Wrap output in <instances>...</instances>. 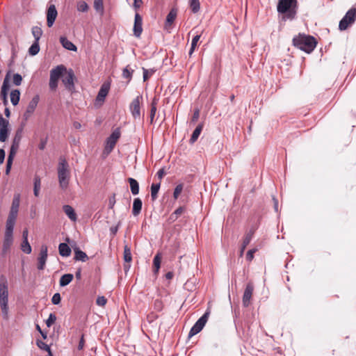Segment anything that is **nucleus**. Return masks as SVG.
I'll use <instances>...</instances> for the list:
<instances>
[{
  "instance_id": "obj_1",
  "label": "nucleus",
  "mask_w": 356,
  "mask_h": 356,
  "mask_svg": "<svg viewBox=\"0 0 356 356\" xmlns=\"http://www.w3.org/2000/svg\"><path fill=\"white\" fill-rule=\"evenodd\" d=\"M61 78L62 82L66 89L72 91L74 89V72L67 70L64 65H60L50 71L49 88L55 90L58 86V79Z\"/></svg>"
},
{
  "instance_id": "obj_2",
  "label": "nucleus",
  "mask_w": 356,
  "mask_h": 356,
  "mask_svg": "<svg viewBox=\"0 0 356 356\" xmlns=\"http://www.w3.org/2000/svg\"><path fill=\"white\" fill-rule=\"evenodd\" d=\"M293 43L295 47L307 53L312 52L316 45V41L314 38L304 34H299L294 37Z\"/></svg>"
},
{
  "instance_id": "obj_3",
  "label": "nucleus",
  "mask_w": 356,
  "mask_h": 356,
  "mask_svg": "<svg viewBox=\"0 0 356 356\" xmlns=\"http://www.w3.org/2000/svg\"><path fill=\"white\" fill-rule=\"evenodd\" d=\"M296 0H279L277 11L285 14L284 19H293L296 13Z\"/></svg>"
},
{
  "instance_id": "obj_4",
  "label": "nucleus",
  "mask_w": 356,
  "mask_h": 356,
  "mask_svg": "<svg viewBox=\"0 0 356 356\" xmlns=\"http://www.w3.org/2000/svg\"><path fill=\"white\" fill-rule=\"evenodd\" d=\"M58 180L60 186L65 189L69 184L70 172L68 165L65 160H61L58 168Z\"/></svg>"
},
{
  "instance_id": "obj_5",
  "label": "nucleus",
  "mask_w": 356,
  "mask_h": 356,
  "mask_svg": "<svg viewBox=\"0 0 356 356\" xmlns=\"http://www.w3.org/2000/svg\"><path fill=\"white\" fill-rule=\"evenodd\" d=\"M8 284L5 278L0 282V306L3 314L6 316L8 312Z\"/></svg>"
},
{
  "instance_id": "obj_6",
  "label": "nucleus",
  "mask_w": 356,
  "mask_h": 356,
  "mask_svg": "<svg viewBox=\"0 0 356 356\" xmlns=\"http://www.w3.org/2000/svg\"><path fill=\"white\" fill-rule=\"evenodd\" d=\"M120 136V132L118 129L115 130L111 135L107 138L104 149V155L108 156L114 148Z\"/></svg>"
},
{
  "instance_id": "obj_7",
  "label": "nucleus",
  "mask_w": 356,
  "mask_h": 356,
  "mask_svg": "<svg viewBox=\"0 0 356 356\" xmlns=\"http://www.w3.org/2000/svg\"><path fill=\"white\" fill-rule=\"evenodd\" d=\"M356 17V8H351L346 14L345 17L339 22V29L345 30L354 22Z\"/></svg>"
},
{
  "instance_id": "obj_8",
  "label": "nucleus",
  "mask_w": 356,
  "mask_h": 356,
  "mask_svg": "<svg viewBox=\"0 0 356 356\" xmlns=\"http://www.w3.org/2000/svg\"><path fill=\"white\" fill-rule=\"evenodd\" d=\"M143 102V97L140 95L137 96L131 102L129 109L132 116L135 119H140V105Z\"/></svg>"
},
{
  "instance_id": "obj_9",
  "label": "nucleus",
  "mask_w": 356,
  "mask_h": 356,
  "mask_svg": "<svg viewBox=\"0 0 356 356\" xmlns=\"http://www.w3.org/2000/svg\"><path fill=\"white\" fill-rule=\"evenodd\" d=\"M209 312H207L191 328L188 337H192L193 336L195 335L198 332H200L204 326L205 325L208 316H209Z\"/></svg>"
},
{
  "instance_id": "obj_10",
  "label": "nucleus",
  "mask_w": 356,
  "mask_h": 356,
  "mask_svg": "<svg viewBox=\"0 0 356 356\" xmlns=\"http://www.w3.org/2000/svg\"><path fill=\"white\" fill-rule=\"evenodd\" d=\"M47 246L43 245L41 246L40 253L38 257V269L42 270L44 268L46 261L47 260Z\"/></svg>"
},
{
  "instance_id": "obj_11",
  "label": "nucleus",
  "mask_w": 356,
  "mask_h": 356,
  "mask_svg": "<svg viewBox=\"0 0 356 356\" xmlns=\"http://www.w3.org/2000/svg\"><path fill=\"white\" fill-rule=\"evenodd\" d=\"M109 89L110 84L108 83H105L102 86L95 100V105L101 106L103 104L105 97L108 93Z\"/></svg>"
},
{
  "instance_id": "obj_12",
  "label": "nucleus",
  "mask_w": 356,
  "mask_h": 356,
  "mask_svg": "<svg viewBox=\"0 0 356 356\" xmlns=\"http://www.w3.org/2000/svg\"><path fill=\"white\" fill-rule=\"evenodd\" d=\"M39 99H40L39 96L35 95L29 102V103L26 107V111L24 113V117L25 120L29 119L31 117V115L34 113V111L38 106V104L39 102Z\"/></svg>"
},
{
  "instance_id": "obj_13",
  "label": "nucleus",
  "mask_w": 356,
  "mask_h": 356,
  "mask_svg": "<svg viewBox=\"0 0 356 356\" xmlns=\"http://www.w3.org/2000/svg\"><path fill=\"white\" fill-rule=\"evenodd\" d=\"M9 122L5 119L1 120L0 125V141L5 142L9 135Z\"/></svg>"
},
{
  "instance_id": "obj_14",
  "label": "nucleus",
  "mask_w": 356,
  "mask_h": 356,
  "mask_svg": "<svg viewBox=\"0 0 356 356\" xmlns=\"http://www.w3.org/2000/svg\"><path fill=\"white\" fill-rule=\"evenodd\" d=\"M143 19L141 16L136 13L135 15L134 25V34L136 37L138 38L143 31Z\"/></svg>"
},
{
  "instance_id": "obj_15",
  "label": "nucleus",
  "mask_w": 356,
  "mask_h": 356,
  "mask_svg": "<svg viewBox=\"0 0 356 356\" xmlns=\"http://www.w3.org/2000/svg\"><path fill=\"white\" fill-rule=\"evenodd\" d=\"M58 13L54 5H51L47 10V21L49 27L52 26L57 17Z\"/></svg>"
},
{
  "instance_id": "obj_16",
  "label": "nucleus",
  "mask_w": 356,
  "mask_h": 356,
  "mask_svg": "<svg viewBox=\"0 0 356 356\" xmlns=\"http://www.w3.org/2000/svg\"><path fill=\"white\" fill-rule=\"evenodd\" d=\"M63 211L72 222H76L78 218L77 214L74 209L72 206L68 204L63 205Z\"/></svg>"
},
{
  "instance_id": "obj_17",
  "label": "nucleus",
  "mask_w": 356,
  "mask_h": 356,
  "mask_svg": "<svg viewBox=\"0 0 356 356\" xmlns=\"http://www.w3.org/2000/svg\"><path fill=\"white\" fill-rule=\"evenodd\" d=\"M176 17H177V10L175 9L171 10L170 11V13H168V15H167L166 21L165 23V29L168 31H170V29L172 28V25L175 19H176Z\"/></svg>"
},
{
  "instance_id": "obj_18",
  "label": "nucleus",
  "mask_w": 356,
  "mask_h": 356,
  "mask_svg": "<svg viewBox=\"0 0 356 356\" xmlns=\"http://www.w3.org/2000/svg\"><path fill=\"white\" fill-rule=\"evenodd\" d=\"M13 241V234L4 233L2 250L6 253L10 248Z\"/></svg>"
},
{
  "instance_id": "obj_19",
  "label": "nucleus",
  "mask_w": 356,
  "mask_h": 356,
  "mask_svg": "<svg viewBox=\"0 0 356 356\" xmlns=\"http://www.w3.org/2000/svg\"><path fill=\"white\" fill-rule=\"evenodd\" d=\"M253 291V287L252 285L248 284L245 290L244 291L243 297V302L245 306H248L249 305L250 300L251 299Z\"/></svg>"
},
{
  "instance_id": "obj_20",
  "label": "nucleus",
  "mask_w": 356,
  "mask_h": 356,
  "mask_svg": "<svg viewBox=\"0 0 356 356\" xmlns=\"http://www.w3.org/2000/svg\"><path fill=\"white\" fill-rule=\"evenodd\" d=\"M20 140V137H15L13 141V144L10 147V153L8 159H10L11 160L14 159V157L17 152L19 147V143Z\"/></svg>"
},
{
  "instance_id": "obj_21",
  "label": "nucleus",
  "mask_w": 356,
  "mask_h": 356,
  "mask_svg": "<svg viewBox=\"0 0 356 356\" xmlns=\"http://www.w3.org/2000/svg\"><path fill=\"white\" fill-rule=\"evenodd\" d=\"M60 41L65 49L73 51H77L76 47L72 42L68 40L65 37H60Z\"/></svg>"
},
{
  "instance_id": "obj_22",
  "label": "nucleus",
  "mask_w": 356,
  "mask_h": 356,
  "mask_svg": "<svg viewBox=\"0 0 356 356\" xmlns=\"http://www.w3.org/2000/svg\"><path fill=\"white\" fill-rule=\"evenodd\" d=\"M142 205L143 203L140 198L134 199L132 209V213L134 216H137L140 213Z\"/></svg>"
},
{
  "instance_id": "obj_23",
  "label": "nucleus",
  "mask_w": 356,
  "mask_h": 356,
  "mask_svg": "<svg viewBox=\"0 0 356 356\" xmlns=\"http://www.w3.org/2000/svg\"><path fill=\"white\" fill-rule=\"evenodd\" d=\"M59 254L63 257H68L71 254V249L65 243H62L58 246Z\"/></svg>"
},
{
  "instance_id": "obj_24",
  "label": "nucleus",
  "mask_w": 356,
  "mask_h": 356,
  "mask_svg": "<svg viewBox=\"0 0 356 356\" xmlns=\"http://www.w3.org/2000/svg\"><path fill=\"white\" fill-rule=\"evenodd\" d=\"M74 259L77 261H86L88 259L87 254L78 248L74 249Z\"/></svg>"
},
{
  "instance_id": "obj_25",
  "label": "nucleus",
  "mask_w": 356,
  "mask_h": 356,
  "mask_svg": "<svg viewBox=\"0 0 356 356\" xmlns=\"http://www.w3.org/2000/svg\"><path fill=\"white\" fill-rule=\"evenodd\" d=\"M33 193L35 197H38L40 195V191L41 188V180L38 176H35L33 180Z\"/></svg>"
},
{
  "instance_id": "obj_26",
  "label": "nucleus",
  "mask_w": 356,
  "mask_h": 356,
  "mask_svg": "<svg viewBox=\"0 0 356 356\" xmlns=\"http://www.w3.org/2000/svg\"><path fill=\"white\" fill-rule=\"evenodd\" d=\"M128 181H129V184H130V188H131V193L134 195L138 194V193H139V185H138V181L136 179H133V178H129Z\"/></svg>"
},
{
  "instance_id": "obj_27",
  "label": "nucleus",
  "mask_w": 356,
  "mask_h": 356,
  "mask_svg": "<svg viewBox=\"0 0 356 356\" xmlns=\"http://www.w3.org/2000/svg\"><path fill=\"white\" fill-rule=\"evenodd\" d=\"M73 280L72 274H65L60 279V285L65 286L69 284Z\"/></svg>"
},
{
  "instance_id": "obj_28",
  "label": "nucleus",
  "mask_w": 356,
  "mask_h": 356,
  "mask_svg": "<svg viewBox=\"0 0 356 356\" xmlns=\"http://www.w3.org/2000/svg\"><path fill=\"white\" fill-rule=\"evenodd\" d=\"M190 8L193 13H197L200 10V3L199 0H188Z\"/></svg>"
},
{
  "instance_id": "obj_29",
  "label": "nucleus",
  "mask_w": 356,
  "mask_h": 356,
  "mask_svg": "<svg viewBox=\"0 0 356 356\" xmlns=\"http://www.w3.org/2000/svg\"><path fill=\"white\" fill-rule=\"evenodd\" d=\"M202 128H203V125L202 124H199L196 129L194 130L193 134H192V136L190 139V142L191 143H195L197 139L198 138L202 130Z\"/></svg>"
},
{
  "instance_id": "obj_30",
  "label": "nucleus",
  "mask_w": 356,
  "mask_h": 356,
  "mask_svg": "<svg viewBox=\"0 0 356 356\" xmlns=\"http://www.w3.org/2000/svg\"><path fill=\"white\" fill-rule=\"evenodd\" d=\"M20 92L18 90H14L10 93V101L15 106L19 103Z\"/></svg>"
},
{
  "instance_id": "obj_31",
  "label": "nucleus",
  "mask_w": 356,
  "mask_h": 356,
  "mask_svg": "<svg viewBox=\"0 0 356 356\" xmlns=\"http://www.w3.org/2000/svg\"><path fill=\"white\" fill-rule=\"evenodd\" d=\"M94 8L100 15H103L104 10L103 0H95L94 1Z\"/></svg>"
},
{
  "instance_id": "obj_32",
  "label": "nucleus",
  "mask_w": 356,
  "mask_h": 356,
  "mask_svg": "<svg viewBox=\"0 0 356 356\" xmlns=\"http://www.w3.org/2000/svg\"><path fill=\"white\" fill-rule=\"evenodd\" d=\"M21 196L19 193H15L13 196L10 208L19 210Z\"/></svg>"
},
{
  "instance_id": "obj_33",
  "label": "nucleus",
  "mask_w": 356,
  "mask_h": 356,
  "mask_svg": "<svg viewBox=\"0 0 356 356\" xmlns=\"http://www.w3.org/2000/svg\"><path fill=\"white\" fill-rule=\"evenodd\" d=\"M15 221V220L7 218L5 233L13 234Z\"/></svg>"
},
{
  "instance_id": "obj_34",
  "label": "nucleus",
  "mask_w": 356,
  "mask_h": 356,
  "mask_svg": "<svg viewBox=\"0 0 356 356\" xmlns=\"http://www.w3.org/2000/svg\"><path fill=\"white\" fill-rule=\"evenodd\" d=\"M8 90H9V81H8V78L6 77L4 79V81H3L2 88H1V96L3 97V98L5 100L6 99V96H7Z\"/></svg>"
},
{
  "instance_id": "obj_35",
  "label": "nucleus",
  "mask_w": 356,
  "mask_h": 356,
  "mask_svg": "<svg viewBox=\"0 0 356 356\" xmlns=\"http://www.w3.org/2000/svg\"><path fill=\"white\" fill-rule=\"evenodd\" d=\"M160 188V183L156 184H152L151 186V197L153 200L157 198V194Z\"/></svg>"
},
{
  "instance_id": "obj_36",
  "label": "nucleus",
  "mask_w": 356,
  "mask_h": 356,
  "mask_svg": "<svg viewBox=\"0 0 356 356\" xmlns=\"http://www.w3.org/2000/svg\"><path fill=\"white\" fill-rule=\"evenodd\" d=\"M40 51V46L38 41H35V42L30 47L29 49V53L31 56L36 55Z\"/></svg>"
},
{
  "instance_id": "obj_37",
  "label": "nucleus",
  "mask_w": 356,
  "mask_h": 356,
  "mask_svg": "<svg viewBox=\"0 0 356 356\" xmlns=\"http://www.w3.org/2000/svg\"><path fill=\"white\" fill-rule=\"evenodd\" d=\"M32 34H33L35 41L38 42L42 34V31L40 27L34 26L32 29Z\"/></svg>"
},
{
  "instance_id": "obj_38",
  "label": "nucleus",
  "mask_w": 356,
  "mask_h": 356,
  "mask_svg": "<svg viewBox=\"0 0 356 356\" xmlns=\"http://www.w3.org/2000/svg\"><path fill=\"white\" fill-rule=\"evenodd\" d=\"M251 239H252L251 234H247L245 236V238L243 239V245H242L241 250V252H240V256L241 257L243 256V252H244L245 248L247 247V245L250 243Z\"/></svg>"
},
{
  "instance_id": "obj_39",
  "label": "nucleus",
  "mask_w": 356,
  "mask_h": 356,
  "mask_svg": "<svg viewBox=\"0 0 356 356\" xmlns=\"http://www.w3.org/2000/svg\"><path fill=\"white\" fill-rule=\"evenodd\" d=\"M161 262V256L159 254H157L154 258V272L157 273L160 268V265Z\"/></svg>"
},
{
  "instance_id": "obj_40",
  "label": "nucleus",
  "mask_w": 356,
  "mask_h": 356,
  "mask_svg": "<svg viewBox=\"0 0 356 356\" xmlns=\"http://www.w3.org/2000/svg\"><path fill=\"white\" fill-rule=\"evenodd\" d=\"M200 38V35H195V36L193 38V40H192V42H191V49H190L189 53H188V54H189V56H191L193 54V53L194 52V51H195V48H196V47H197V42H198V41H199Z\"/></svg>"
},
{
  "instance_id": "obj_41",
  "label": "nucleus",
  "mask_w": 356,
  "mask_h": 356,
  "mask_svg": "<svg viewBox=\"0 0 356 356\" xmlns=\"http://www.w3.org/2000/svg\"><path fill=\"white\" fill-rule=\"evenodd\" d=\"M184 212V207H179L173 213L171 214L170 218V220L175 221L177 219L179 216H180Z\"/></svg>"
},
{
  "instance_id": "obj_42",
  "label": "nucleus",
  "mask_w": 356,
  "mask_h": 356,
  "mask_svg": "<svg viewBox=\"0 0 356 356\" xmlns=\"http://www.w3.org/2000/svg\"><path fill=\"white\" fill-rule=\"evenodd\" d=\"M21 249L26 254H30L32 251L31 246L30 245L28 241H23L21 245Z\"/></svg>"
},
{
  "instance_id": "obj_43",
  "label": "nucleus",
  "mask_w": 356,
  "mask_h": 356,
  "mask_svg": "<svg viewBox=\"0 0 356 356\" xmlns=\"http://www.w3.org/2000/svg\"><path fill=\"white\" fill-rule=\"evenodd\" d=\"M124 259L126 262H131V250L127 245L124 246Z\"/></svg>"
},
{
  "instance_id": "obj_44",
  "label": "nucleus",
  "mask_w": 356,
  "mask_h": 356,
  "mask_svg": "<svg viewBox=\"0 0 356 356\" xmlns=\"http://www.w3.org/2000/svg\"><path fill=\"white\" fill-rule=\"evenodd\" d=\"M77 10L79 12H83V13L87 12L88 10V5L87 4L86 2L83 1H81L77 3Z\"/></svg>"
},
{
  "instance_id": "obj_45",
  "label": "nucleus",
  "mask_w": 356,
  "mask_h": 356,
  "mask_svg": "<svg viewBox=\"0 0 356 356\" xmlns=\"http://www.w3.org/2000/svg\"><path fill=\"white\" fill-rule=\"evenodd\" d=\"M56 321V316L54 314H50L46 320V325L48 327H51Z\"/></svg>"
},
{
  "instance_id": "obj_46",
  "label": "nucleus",
  "mask_w": 356,
  "mask_h": 356,
  "mask_svg": "<svg viewBox=\"0 0 356 356\" xmlns=\"http://www.w3.org/2000/svg\"><path fill=\"white\" fill-rule=\"evenodd\" d=\"M133 72H134V70H131L129 69V67H127L123 70L122 76L125 79H127L129 81H130V79H131V76H132Z\"/></svg>"
},
{
  "instance_id": "obj_47",
  "label": "nucleus",
  "mask_w": 356,
  "mask_h": 356,
  "mask_svg": "<svg viewBox=\"0 0 356 356\" xmlns=\"http://www.w3.org/2000/svg\"><path fill=\"white\" fill-rule=\"evenodd\" d=\"M183 191V184H179L176 186L174 191L173 197L177 199Z\"/></svg>"
},
{
  "instance_id": "obj_48",
  "label": "nucleus",
  "mask_w": 356,
  "mask_h": 356,
  "mask_svg": "<svg viewBox=\"0 0 356 356\" xmlns=\"http://www.w3.org/2000/svg\"><path fill=\"white\" fill-rule=\"evenodd\" d=\"M143 80L144 81H147L154 73V70H146L145 68H143Z\"/></svg>"
},
{
  "instance_id": "obj_49",
  "label": "nucleus",
  "mask_w": 356,
  "mask_h": 356,
  "mask_svg": "<svg viewBox=\"0 0 356 356\" xmlns=\"http://www.w3.org/2000/svg\"><path fill=\"white\" fill-rule=\"evenodd\" d=\"M156 112V99H154L153 102L152 103V108H151V112H150L151 122L154 120Z\"/></svg>"
},
{
  "instance_id": "obj_50",
  "label": "nucleus",
  "mask_w": 356,
  "mask_h": 356,
  "mask_svg": "<svg viewBox=\"0 0 356 356\" xmlns=\"http://www.w3.org/2000/svg\"><path fill=\"white\" fill-rule=\"evenodd\" d=\"M19 210L15 209H10L8 218L16 220Z\"/></svg>"
},
{
  "instance_id": "obj_51",
  "label": "nucleus",
  "mask_w": 356,
  "mask_h": 356,
  "mask_svg": "<svg viewBox=\"0 0 356 356\" xmlns=\"http://www.w3.org/2000/svg\"><path fill=\"white\" fill-rule=\"evenodd\" d=\"M37 346L42 350H44L46 351L50 350V347L49 346H48L47 344H46L44 342L40 341V340H38L37 342Z\"/></svg>"
},
{
  "instance_id": "obj_52",
  "label": "nucleus",
  "mask_w": 356,
  "mask_h": 356,
  "mask_svg": "<svg viewBox=\"0 0 356 356\" xmlns=\"http://www.w3.org/2000/svg\"><path fill=\"white\" fill-rule=\"evenodd\" d=\"M96 302L97 305L104 307L106 304L107 300L104 296H99L97 298Z\"/></svg>"
},
{
  "instance_id": "obj_53",
  "label": "nucleus",
  "mask_w": 356,
  "mask_h": 356,
  "mask_svg": "<svg viewBox=\"0 0 356 356\" xmlns=\"http://www.w3.org/2000/svg\"><path fill=\"white\" fill-rule=\"evenodd\" d=\"M22 76L19 75V74H15L13 76V83L16 86H19L21 84V83H22Z\"/></svg>"
},
{
  "instance_id": "obj_54",
  "label": "nucleus",
  "mask_w": 356,
  "mask_h": 356,
  "mask_svg": "<svg viewBox=\"0 0 356 356\" xmlns=\"http://www.w3.org/2000/svg\"><path fill=\"white\" fill-rule=\"evenodd\" d=\"M61 300L60 295L58 293H55L51 299L52 303L54 305H58L60 303Z\"/></svg>"
},
{
  "instance_id": "obj_55",
  "label": "nucleus",
  "mask_w": 356,
  "mask_h": 356,
  "mask_svg": "<svg viewBox=\"0 0 356 356\" xmlns=\"http://www.w3.org/2000/svg\"><path fill=\"white\" fill-rule=\"evenodd\" d=\"M255 252H256L255 249L250 250L247 252V255H246L247 259L249 260V261H252V259L254 258V253Z\"/></svg>"
},
{
  "instance_id": "obj_56",
  "label": "nucleus",
  "mask_w": 356,
  "mask_h": 356,
  "mask_svg": "<svg viewBox=\"0 0 356 356\" xmlns=\"http://www.w3.org/2000/svg\"><path fill=\"white\" fill-rule=\"evenodd\" d=\"M13 160H11L10 159H8L7 160V165H6V174L8 175L10 173L11 166L13 164Z\"/></svg>"
},
{
  "instance_id": "obj_57",
  "label": "nucleus",
  "mask_w": 356,
  "mask_h": 356,
  "mask_svg": "<svg viewBox=\"0 0 356 356\" xmlns=\"http://www.w3.org/2000/svg\"><path fill=\"white\" fill-rule=\"evenodd\" d=\"M115 204V195H112L108 200V206L111 209H112Z\"/></svg>"
},
{
  "instance_id": "obj_58",
  "label": "nucleus",
  "mask_w": 356,
  "mask_h": 356,
  "mask_svg": "<svg viewBox=\"0 0 356 356\" xmlns=\"http://www.w3.org/2000/svg\"><path fill=\"white\" fill-rule=\"evenodd\" d=\"M5 151L3 149H0V164H2L5 159Z\"/></svg>"
},
{
  "instance_id": "obj_59",
  "label": "nucleus",
  "mask_w": 356,
  "mask_h": 356,
  "mask_svg": "<svg viewBox=\"0 0 356 356\" xmlns=\"http://www.w3.org/2000/svg\"><path fill=\"white\" fill-rule=\"evenodd\" d=\"M165 175V171L163 169H160L158 172H157V176L159 177V179H162V178Z\"/></svg>"
},
{
  "instance_id": "obj_60",
  "label": "nucleus",
  "mask_w": 356,
  "mask_h": 356,
  "mask_svg": "<svg viewBox=\"0 0 356 356\" xmlns=\"http://www.w3.org/2000/svg\"><path fill=\"white\" fill-rule=\"evenodd\" d=\"M143 1L142 0H134V6L135 8H138L140 7Z\"/></svg>"
},
{
  "instance_id": "obj_61",
  "label": "nucleus",
  "mask_w": 356,
  "mask_h": 356,
  "mask_svg": "<svg viewBox=\"0 0 356 356\" xmlns=\"http://www.w3.org/2000/svg\"><path fill=\"white\" fill-rule=\"evenodd\" d=\"M28 234H29L28 229H24L23 231V234H22L23 241H28Z\"/></svg>"
},
{
  "instance_id": "obj_62",
  "label": "nucleus",
  "mask_w": 356,
  "mask_h": 356,
  "mask_svg": "<svg viewBox=\"0 0 356 356\" xmlns=\"http://www.w3.org/2000/svg\"><path fill=\"white\" fill-rule=\"evenodd\" d=\"M83 346H84V341H83V338L82 337L81 339V341H80L79 344L78 346V348L79 350H81L83 348Z\"/></svg>"
},
{
  "instance_id": "obj_63",
  "label": "nucleus",
  "mask_w": 356,
  "mask_h": 356,
  "mask_svg": "<svg viewBox=\"0 0 356 356\" xmlns=\"http://www.w3.org/2000/svg\"><path fill=\"white\" fill-rule=\"evenodd\" d=\"M199 115H200L199 111L198 110L195 111L194 113V115H193V120H197L199 118Z\"/></svg>"
},
{
  "instance_id": "obj_64",
  "label": "nucleus",
  "mask_w": 356,
  "mask_h": 356,
  "mask_svg": "<svg viewBox=\"0 0 356 356\" xmlns=\"http://www.w3.org/2000/svg\"><path fill=\"white\" fill-rule=\"evenodd\" d=\"M165 277H166V278H167V279L170 280V279H172V277H173V274H172V273H171V272H168V273L165 275Z\"/></svg>"
}]
</instances>
